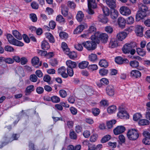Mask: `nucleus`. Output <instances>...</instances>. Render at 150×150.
Listing matches in <instances>:
<instances>
[{"mask_svg": "<svg viewBox=\"0 0 150 150\" xmlns=\"http://www.w3.org/2000/svg\"><path fill=\"white\" fill-rule=\"evenodd\" d=\"M91 39L92 41H86L82 43L84 47L89 51H92L95 50L97 47V43H99V40L97 38L95 39L94 36L92 35Z\"/></svg>", "mask_w": 150, "mask_h": 150, "instance_id": "1", "label": "nucleus"}, {"mask_svg": "<svg viewBox=\"0 0 150 150\" xmlns=\"http://www.w3.org/2000/svg\"><path fill=\"white\" fill-rule=\"evenodd\" d=\"M128 138L132 140H136L139 137L138 131L135 129H131L129 130L127 133Z\"/></svg>", "mask_w": 150, "mask_h": 150, "instance_id": "2", "label": "nucleus"}, {"mask_svg": "<svg viewBox=\"0 0 150 150\" xmlns=\"http://www.w3.org/2000/svg\"><path fill=\"white\" fill-rule=\"evenodd\" d=\"M6 38L8 42L12 45L18 46H22L23 45V42L15 39L10 34H7Z\"/></svg>", "mask_w": 150, "mask_h": 150, "instance_id": "3", "label": "nucleus"}, {"mask_svg": "<svg viewBox=\"0 0 150 150\" xmlns=\"http://www.w3.org/2000/svg\"><path fill=\"white\" fill-rule=\"evenodd\" d=\"M88 10L87 12L89 14H93L94 12L91 8H95L97 7V4L95 0H87Z\"/></svg>", "mask_w": 150, "mask_h": 150, "instance_id": "4", "label": "nucleus"}, {"mask_svg": "<svg viewBox=\"0 0 150 150\" xmlns=\"http://www.w3.org/2000/svg\"><path fill=\"white\" fill-rule=\"evenodd\" d=\"M93 36H95V38H97L99 41L101 40L103 42H106L108 38V36L107 34H100L99 32H97L95 33Z\"/></svg>", "mask_w": 150, "mask_h": 150, "instance_id": "5", "label": "nucleus"}, {"mask_svg": "<svg viewBox=\"0 0 150 150\" xmlns=\"http://www.w3.org/2000/svg\"><path fill=\"white\" fill-rule=\"evenodd\" d=\"M135 43L134 42H131L130 43H126L122 48V50L125 54L129 53L130 52V50L133 47L135 46Z\"/></svg>", "mask_w": 150, "mask_h": 150, "instance_id": "6", "label": "nucleus"}, {"mask_svg": "<svg viewBox=\"0 0 150 150\" xmlns=\"http://www.w3.org/2000/svg\"><path fill=\"white\" fill-rule=\"evenodd\" d=\"M120 13L124 16H127L131 14V12L130 9L125 6H122L119 9Z\"/></svg>", "mask_w": 150, "mask_h": 150, "instance_id": "7", "label": "nucleus"}, {"mask_svg": "<svg viewBox=\"0 0 150 150\" xmlns=\"http://www.w3.org/2000/svg\"><path fill=\"white\" fill-rule=\"evenodd\" d=\"M31 63L32 65L36 68L40 67L42 65V62H40L39 58L37 57H33L31 59Z\"/></svg>", "mask_w": 150, "mask_h": 150, "instance_id": "8", "label": "nucleus"}, {"mask_svg": "<svg viewBox=\"0 0 150 150\" xmlns=\"http://www.w3.org/2000/svg\"><path fill=\"white\" fill-rule=\"evenodd\" d=\"M20 135L18 134H13L12 137H10L8 134H6L4 137L5 140L8 142H11L14 140H16L19 137Z\"/></svg>", "mask_w": 150, "mask_h": 150, "instance_id": "9", "label": "nucleus"}, {"mask_svg": "<svg viewBox=\"0 0 150 150\" xmlns=\"http://www.w3.org/2000/svg\"><path fill=\"white\" fill-rule=\"evenodd\" d=\"M144 28L141 25H137L135 27V31L137 35L142 36L143 35Z\"/></svg>", "mask_w": 150, "mask_h": 150, "instance_id": "10", "label": "nucleus"}, {"mask_svg": "<svg viewBox=\"0 0 150 150\" xmlns=\"http://www.w3.org/2000/svg\"><path fill=\"white\" fill-rule=\"evenodd\" d=\"M118 46V42L117 40L115 38H112L108 44L109 47L113 48L117 47Z\"/></svg>", "mask_w": 150, "mask_h": 150, "instance_id": "11", "label": "nucleus"}, {"mask_svg": "<svg viewBox=\"0 0 150 150\" xmlns=\"http://www.w3.org/2000/svg\"><path fill=\"white\" fill-rule=\"evenodd\" d=\"M146 16V13L139 11L137 12L136 15V20L137 21H139L143 19Z\"/></svg>", "mask_w": 150, "mask_h": 150, "instance_id": "12", "label": "nucleus"}, {"mask_svg": "<svg viewBox=\"0 0 150 150\" xmlns=\"http://www.w3.org/2000/svg\"><path fill=\"white\" fill-rule=\"evenodd\" d=\"M88 25L87 24L85 23L84 24L80 25L74 30V34H77L81 33L83 31L85 27L87 28Z\"/></svg>", "mask_w": 150, "mask_h": 150, "instance_id": "13", "label": "nucleus"}, {"mask_svg": "<svg viewBox=\"0 0 150 150\" xmlns=\"http://www.w3.org/2000/svg\"><path fill=\"white\" fill-rule=\"evenodd\" d=\"M66 68L64 66L59 68L57 70L58 74H60L64 78H67L68 76V75L66 73Z\"/></svg>", "mask_w": 150, "mask_h": 150, "instance_id": "14", "label": "nucleus"}, {"mask_svg": "<svg viewBox=\"0 0 150 150\" xmlns=\"http://www.w3.org/2000/svg\"><path fill=\"white\" fill-rule=\"evenodd\" d=\"M115 62L117 64H121L128 63L129 61L127 59H123L121 57H116L115 59Z\"/></svg>", "mask_w": 150, "mask_h": 150, "instance_id": "15", "label": "nucleus"}, {"mask_svg": "<svg viewBox=\"0 0 150 150\" xmlns=\"http://www.w3.org/2000/svg\"><path fill=\"white\" fill-rule=\"evenodd\" d=\"M125 130V127L122 126H118L114 129L113 132L115 134L118 135L122 133Z\"/></svg>", "mask_w": 150, "mask_h": 150, "instance_id": "16", "label": "nucleus"}, {"mask_svg": "<svg viewBox=\"0 0 150 150\" xmlns=\"http://www.w3.org/2000/svg\"><path fill=\"white\" fill-rule=\"evenodd\" d=\"M117 116L121 119H127L129 118V116L127 112L124 110H121L117 113Z\"/></svg>", "mask_w": 150, "mask_h": 150, "instance_id": "17", "label": "nucleus"}, {"mask_svg": "<svg viewBox=\"0 0 150 150\" xmlns=\"http://www.w3.org/2000/svg\"><path fill=\"white\" fill-rule=\"evenodd\" d=\"M116 0H107L105 2L110 8L114 9L116 7Z\"/></svg>", "mask_w": 150, "mask_h": 150, "instance_id": "18", "label": "nucleus"}, {"mask_svg": "<svg viewBox=\"0 0 150 150\" xmlns=\"http://www.w3.org/2000/svg\"><path fill=\"white\" fill-rule=\"evenodd\" d=\"M117 23L119 26L122 28H123L125 26L126 20L122 17H120L117 19Z\"/></svg>", "mask_w": 150, "mask_h": 150, "instance_id": "19", "label": "nucleus"}, {"mask_svg": "<svg viewBox=\"0 0 150 150\" xmlns=\"http://www.w3.org/2000/svg\"><path fill=\"white\" fill-rule=\"evenodd\" d=\"M127 34L125 32H121L118 33L116 37L117 38L120 40L122 41L125 39L127 36Z\"/></svg>", "mask_w": 150, "mask_h": 150, "instance_id": "20", "label": "nucleus"}, {"mask_svg": "<svg viewBox=\"0 0 150 150\" xmlns=\"http://www.w3.org/2000/svg\"><path fill=\"white\" fill-rule=\"evenodd\" d=\"M66 64L68 67V68H75L77 65L76 62L72 61L71 60H68L66 62Z\"/></svg>", "mask_w": 150, "mask_h": 150, "instance_id": "21", "label": "nucleus"}, {"mask_svg": "<svg viewBox=\"0 0 150 150\" xmlns=\"http://www.w3.org/2000/svg\"><path fill=\"white\" fill-rule=\"evenodd\" d=\"M45 37L49 40V42L52 43L55 42V40L53 35L50 33H47L45 34Z\"/></svg>", "mask_w": 150, "mask_h": 150, "instance_id": "22", "label": "nucleus"}, {"mask_svg": "<svg viewBox=\"0 0 150 150\" xmlns=\"http://www.w3.org/2000/svg\"><path fill=\"white\" fill-rule=\"evenodd\" d=\"M113 9L111 11L110 17L113 20H115L118 16L119 13L117 10Z\"/></svg>", "mask_w": 150, "mask_h": 150, "instance_id": "23", "label": "nucleus"}, {"mask_svg": "<svg viewBox=\"0 0 150 150\" xmlns=\"http://www.w3.org/2000/svg\"><path fill=\"white\" fill-rule=\"evenodd\" d=\"M130 74L132 76L136 78H137L141 76V73L138 70H134L131 71Z\"/></svg>", "mask_w": 150, "mask_h": 150, "instance_id": "24", "label": "nucleus"}, {"mask_svg": "<svg viewBox=\"0 0 150 150\" xmlns=\"http://www.w3.org/2000/svg\"><path fill=\"white\" fill-rule=\"evenodd\" d=\"M115 120H112L110 121H108L106 122V126L108 129H111L113 127V126L116 122Z\"/></svg>", "mask_w": 150, "mask_h": 150, "instance_id": "25", "label": "nucleus"}, {"mask_svg": "<svg viewBox=\"0 0 150 150\" xmlns=\"http://www.w3.org/2000/svg\"><path fill=\"white\" fill-rule=\"evenodd\" d=\"M41 47L43 50H47L50 48V46L47 41L44 40L42 42Z\"/></svg>", "mask_w": 150, "mask_h": 150, "instance_id": "26", "label": "nucleus"}, {"mask_svg": "<svg viewBox=\"0 0 150 150\" xmlns=\"http://www.w3.org/2000/svg\"><path fill=\"white\" fill-rule=\"evenodd\" d=\"M138 7L139 11L146 13V12L148 11V8L147 7L145 4H143L142 3L139 4L138 5Z\"/></svg>", "mask_w": 150, "mask_h": 150, "instance_id": "27", "label": "nucleus"}, {"mask_svg": "<svg viewBox=\"0 0 150 150\" xmlns=\"http://www.w3.org/2000/svg\"><path fill=\"white\" fill-rule=\"evenodd\" d=\"M84 17V14L81 11H79L76 15V19L79 22L82 21Z\"/></svg>", "mask_w": 150, "mask_h": 150, "instance_id": "28", "label": "nucleus"}, {"mask_svg": "<svg viewBox=\"0 0 150 150\" xmlns=\"http://www.w3.org/2000/svg\"><path fill=\"white\" fill-rule=\"evenodd\" d=\"M61 47L65 53H68V52L70 50L68 48L67 44L64 42H63L61 44Z\"/></svg>", "mask_w": 150, "mask_h": 150, "instance_id": "29", "label": "nucleus"}, {"mask_svg": "<svg viewBox=\"0 0 150 150\" xmlns=\"http://www.w3.org/2000/svg\"><path fill=\"white\" fill-rule=\"evenodd\" d=\"M66 54L68 55L69 58L71 59H74L77 57V54L74 51L70 52L69 50L68 53H66Z\"/></svg>", "mask_w": 150, "mask_h": 150, "instance_id": "30", "label": "nucleus"}, {"mask_svg": "<svg viewBox=\"0 0 150 150\" xmlns=\"http://www.w3.org/2000/svg\"><path fill=\"white\" fill-rule=\"evenodd\" d=\"M12 34L13 36L17 39L19 40L22 39V35L17 30H13L12 32Z\"/></svg>", "mask_w": 150, "mask_h": 150, "instance_id": "31", "label": "nucleus"}, {"mask_svg": "<svg viewBox=\"0 0 150 150\" xmlns=\"http://www.w3.org/2000/svg\"><path fill=\"white\" fill-rule=\"evenodd\" d=\"M88 62L86 61H83L80 62L79 64V67L80 69H83L88 66Z\"/></svg>", "mask_w": 150, "mask_h": 150, "instance_id": "32", "label": "nucleus"}, {"mask_svg": "<svg viewBox=\"0 0 150 150\" xmlns=\"http://www.w3.org/2000/svg\"><path fill=\"white\" fill-rule=\"evenodd\" d=\"M96 31V28L94 25L90 26L88 29V34L95 33Z\"/></svg>", "mask_w": 150, "mask_h": 150, "instance_id": "33", "label": "nucleus"}, {"mask_svg": "<svg viewBox=\"0 0 150 150\" xmlns=\"http://www.w3.org/2000/svg\"><path fill=\"white\" fill-rule=\"evenodd\" d=\"M99 20L103 23H105L108 22V18L103 15H99L98 16Z\"/></svg>", "mask_w": 150, "mask_h": 150, "instance_id": "34", "label": "nucleus"}, {"mask_svg": "<svg viewBox=\"0 0 150 150\" xmlns=\"http://www.w3.org/2000/svg\"><path fill=\"white\" fill-rule=\"evenodd\" d=\"M116 110V107L115 105H111L107 108V112L110 114H112L115 112Z\"/></svg>", "mask_w": 150, "mask_h": 150, "instance_id": "35", "label": "nucleus"}, {"mask_svg": "<svg viewBox=\"0 0 150 150\" xmlns=\"http://www.w3.org/2000/svg\"><path fill=\"white\" fill-rule=\"evenodd\" d=\"M115 91L114 88L112 86L109 85L106 88V92L107 93H114Z\"/></svg>", "mask_w": 150, "mask_h": 150, "instance_id": "36", "label": "nucleus"}, {"mask_svg": "<svg viewBox=\"0 0 150 150\" xmlns=\"http://www.w3.org/2000/svg\"><path fill=\"white\" fill-rule=\"evenodd\" d=\"M88 59L91 62H95L97 59V56L95 54L92 53L89 55Z\"/></svg>", "mask_w": 150, "mask_h": 150, "instance_id": "37", "label": "nucleus"}, {"mask_svg": "<svg viewBox=\"0 0 150 150\" xmlns=\"http://www.w3.org/2000/svg\"><path fill=\"white\" fill-rule=\"evenodd\" d=\"M139 124L141 125H149V122L146 119H142L140 120L138 122Z\"/></svg>", "mask_w": 150, "mask_h": 150, "instance_id": "38", "label": "nucleus"}, {"mask_svg": "<svg viewBox=\"0 0 150 150\" xmlns=\"http://www.w3.org/2000/svg\"><path fill=\"white\" fill-rule=\"evenodd\" d=\"M99 65L101 67H106L108 66V62L105 59H102L99 62Z\"/></svg>", "mask_w": 150, "mask_h": 150, "instance_id": "39", "label": "nucleus"}, {"mask_svg": "<svg viewBox=\"0 0 150 150\" xmlns=\"http://www.w3.org/2000/svg\"><path fill=\"white\" fill-rule=\"evenodd\" d=\"M69 136L71 139H76L77 138L76 134L72 129H71L70 131Z\"/></svg>", "mask_w": 150, "mask_h": 150, "instance_id": "40", "label": "nucleus"}, {"mask_svg": "<svg viewBox=\"0 0 150 150\" xmlns=\"http://www.w3.org/2000/svg\"><path fill=\"white\" fill-rule=\"evenodd\" d=\"M111 138L110 135L108 134L103 137L101 140L102 143H104L109 141Z\"/></svg>", "mask_w": 150, "mask_h": 150, "instance_id": "41", "label": "nucleus"}, {"mask_svg": "<svg viewBox=\"0 0 150 150\" xmlns=\"http://www.w3.org/2000/svg\"><path fill=\"white\" fill-rule=\"evenodd\" d=\"M38 77L35 74H32L30 75L29 77V80L31 82H36L38 80Z\"/></svg>", "mask_w": 150, "mask_h": 150, "instance_id": "42", "label": "nucleus"}, {"mask_svg": "<svg viewBox=\"0 0 150 150\" xmlns=\"http://www.w3.org/2000/svg\"><path fill=\"white\" fill-rule=\"evenodd\" d=\"M56 20L59 23L65 22V19L63 16L60 15H59L56 17Z\"/></svg>", "mask_w": 150, "mask_h": 150, "instance_id": "43", "label": "nucleus"}, {"mask_svg": "<svg viewBox=\"0 0 150 150\" xmlns=\"http://www.w3.org/2000/svg\"><path fill=\"white\" fill-rule=\"evenodd\" d=\"M142 117L141 114L139 113H137L134 115L133 116V119L134 121H137Z\"/></svg>", "mask_w": 150, "mask_h": 150, "instance_id": "44", "label": "nucleus"}, {"mask_svg": "<svg viewBox=\"0 0 150 150\" xmlns=\"http://www.w3.org/2000/svg\"><path fill=\"white\" fill-rule=\"evenodd\" d=\"M67 6L72 9H74L76 7V5L74 2L72 1H69L67 2Z\"/></svg>", "mask_w": 150, "mask_h": 150, "instance_id": "45", "label": "nucleus"}, {"mask_svg": "<svg viewBox=\"0 0 150 150\" xmlns=\"http://www.w3.org/2000/svg\"><path fill=\"white\" fill-rule=\"evenodd\" d=\"M102 10L104 15L108 16L110 14V11L109 9L107 7H103L102 8Z\"/></svg>", "mask_w": 150, "mask_h": 150, "instance_id": "46", "label": "nucleus"}, {"mask_svg": "<svg viewBox=\"0 0 150 150\" xmlns=\"http://www.w3.org/2000/svg\"><path fill=\"white\" fill-rule=\"evenodd\" d=\"M59 35L61 38L62 39H66L68 37L67 34L64 32H60L59 34Z\"/></svg>", "mask_w": 150, "mask_h": 150, "instance_id": "47", "label": "nucleus"}, {"mask_svg": "<svg viewBox=\"0 0 150 150\" xmlns=\"http://www.w3.org/2000/svg\"><path fill=\"white\" fill-rule=\"evenodd\" d=\"M137 51L139 55L143 56L145 54V52L143 49L140 48H138L137 49Z\"/></svg>", "mask_w": 150, "mask_h": 150, "instance_id": "48", "label": "nucleus"}, {"mask_svg": "<svg viewBox=\"0 0 150 150\" xmlns=\"http://www.w3.org/2000/svg\"><path fill=\"white\" fill-rule=\"evenodd\" d=\"M130 65L133 67L137 68L139 66V63L137 61H133L130 62Z\"/></svg>", "mask_w": 150, "mask_h": 150, "instance_id": "49", "label": "nucleus"}, {"mask_svg": "<svg viewBox=\"0 0 150 150\" xmlns=\"http://www.w3.org/2000/svg\"><path fill=\"white\" fill-rule=\"evenodd\" d=\"M30 18L31 21L34 22H36L37 20V18L35 14L31 13L30 15Z\"/></svg>", "mask_w": 150, "mask_h": 150, "instance_id": "50", "label": "nucleus"}, {"mask_svg": "<svg viewBox=\"0 0 150 150\" xmlns=\"http://www.w3.org/2000/svg\"><path fill=\"white\" fill-rule=\"evenodd\" d=\"M34 86L33 85H30L28 86L26 88L25 92L28 93H30L33 91L34 89Z\"/></svg>", "mask_w": 150, "mask_h": 150, "instance_id": "51", "label": "nucleus"}, {"mask_svg": "<svg viewBox=\"0 0 150 150\" xmlns=\"http://www.w3.org/2000/svg\"><path fill=\"white\" fill-rule=\"evenodd\" d=\"M51 100L53 103H57L60 102V99L59 97L56 96H54L51 97Z\"/></svg>", "mask_w": 150, "mask_h": 150, "instance_id": "52", "label": "nucleus"}, {"mask_svg": "<svg viewBox=\"0 0 150 150\" xmlns=\"http://www.w3.org/2000/svg\"><path fill=\"white\" fill-rule=\"evenodd\" d=\"M108 72V70L105 69H100L99 71V73L100 75L103 76L107 75Z\"/></svg>", "mask_w": 150, "mask_h": 150, "instance_id": "53", "label": "nucleus"}, {"mask_svg": "<svg viewBox=\"0 0 150 150\" xmlns=\"http://www.w3.org/2000/svg\"><path fill=\"white\" fill-rule=\"evenodd\" d=\"M74 47L75 49L79 51H82L83 49V48L81 44L78 43L74 45Z\"/></svg>", "mask_w": 150, "mask_h": 150, "instance_id": "54", "label": "nucleus"}, {"mask_svg": "<svg viewBox=\"0 0 150 150\" xmlns=\"http://www.w3.org/2000/svg\"><path fill=\"white\" fill-rule=\"evenodd\" d=\"M100 105L102 106H108V102L106 100H102L100 102Z\"/></svg>", "mask_w": 150, "mask_h": 150, "instance_id": "55", "label": "nucleus"}, {"mask_svg": "<svg viewBox=\"0 0 150 150\" xmlns=\"http://www.w3.org/2000/svg\"><path fill=\"white\" fill-rule=\"evenodd\" d=\"M4 62L8 64H12L13 63V60L10 58H5Z\"/></svg>", "mask_w": 150, "mask_h": 150, "instance_id": "56", "label": "nucleus"}, {"mask_svg": "<svg viewBox=\"0 0 150 150\" xmlns=\"http://www.w3.org/2000/svg\"><path fill=\"white\" fill-rule=\"evenodd\" d=\"M105 31L108 33H111L113 31L112 28L110 26H107L105 28Z\"/></svg>", "mask_w": 150, "mask_h": 150, "instance_id": "57", "label": "nucleus"}, {"mask_svg": "<svg viewBox=\"0 0 150 150\" xmlns=\"http://www.w3.org/2000/svg\"><path fill=\"white\" fill-rule=\"evenodd\" d=\"M70 110L71 113L73 115H76L77 113V109L74 107H70Z\"/></svg>", "mask_w": 150, "mask_h": 150, "instance_id": "58", "label": "nucleus"}, {"mask_svg": "<svg viewBox=\"0 0 150 150\" xmlns=\"http://www.w3.org/2000/svg\"><path fill=\"white\" fill-rule=\"evenodd\" d=\"M35 74L39 78H41L42 77L43 74L42 71L40 70H36L35 72Z\"/></svg>", "mask_w": 150, "mask_h": 150, "instance_id": "59", "label": "nucleus"}, {"mask_svg": "<svg viewBox=\"0 0 150 150\" xmlns=\"http://www.w3.org/2000/svg\"><path fill=\"white\" fill-rule=\"evenodd\" d=\"M21 63L22 65H24L26 64L28 62V60L25 57H23L20 59Z\"/></svg>", "mask_w": 150, "mask_h": 150, "instance_id": "60", "label": "nucleus"}, {"mask_svg": "<svg viewBox=\"0 0 150 150\" xmlns=\"http://www.w3.org/2000/svg\"><path fill=\"white\" fill-rule=\"evenodd\" d=\"M144 137V138H150V133L146 131H144L142 133Z\"/></svg>", "mask_w": 150, "mask_h": 150, "instance_id": "61", "label": "nucleus"}, {"mask_svg": "<svg viewBox=\"0 0 150 150\" xmlns=\"http://www.w3.org/2000/svg\"><path fill=\"white\" fill-rule=\"evenodd\" d=\"M92 112L94 116H97L99 115L100 110L98 108H94L92 109Z\"/></svg>", "mask_w": 150, "mask_h": 150, "instance_id": "62", "label": "nucleus"}, {"mask_svg": "<svg viewBox=\"0 0 150 150\" xmlns=\"http://www.w3.org/2000/svg\"><path fill=\"white\" fill-rule=\"evenodd\" d=\"M50 63L51 65L52 66H56L57 63L58 62L55 59H52L50 61Z\"/></svg>", "mask_w": 150, "mask_h": 150, "instance_id": "63", "label": "nucleus"}, {"mask_svg": "<svg viewBox=\"0 0 150 150\" xmlns=\"http://www.w3.org/2000/svg\"><path fill=\"white\" fill-rule=\"evenodd\" d=\"M74 122L71 120L68 121L67 122V125L69 128H71L73 126Z\"/></svg>", "mask_w": 150, "mask_h": 150, "instance_id": "64", "label": "nucleus"}]
</instances>
